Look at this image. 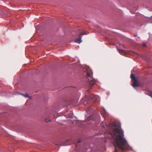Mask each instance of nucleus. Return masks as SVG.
I'll return each mask as SVG.
<instances>
[{"mask_svg":"<svg viewBox=\"0 0 152 152\" xmlns=\"http://www.w3.org/2000/svg\"><path fill=\"white\" fill-rule=\"evenodd\" d=\"M113 126L117 127L111 133L114 140V145L115 147V152H120L119 150L123 151L128 148L129 145L126 140L124 138V132L121 129V124L116 123L113 124Z\"/></svg>","mask_w":152,"mask_h":152,"instance_id":"1","label":"nucleus"},{"mask_svg":"<svg viewBox=\"0 0 152 152\" xmlns=\"http://www.w3.org/2000/svg\"><path fill=\"white\" fill-rule=\"evenodd\" d=\"M83 75L86 77V80L89 82L90 87H91L94 85L96 81L93 78V73L91 70L88 69L84 70Z\"/></svg>","mask_w":152,"mask_h":152,"instance_id":"2","label":"nucleus"},{"mask_svg":"<svg viewBox=\"0 0 152 152\" xmlns=\"http://www.w3.org/2000/svg\"><path fill=\"white\" fill-rule=\"evenodd\" d=\"M131 78L132 80V85L134 88L140 86V83L138 82L134 74L131 75Z\"/></svg>","mask_w":152,"mask_h":152,"instance_id":"3","label":"nucleus"},{"mask_svg":"<svg viewBox=\"0 0 152 152\" xmlns=\"http://www.w3.org/2000/svg\"><path fill=\"white\" fill-rule=\"evenodd\" d=\"M86 32L85 31L84 32H78L77 33V35L78 37V38L76 39L75 40V42L76 43H80L82 42V41L81 40V37H80V36L84 34H87Z\"/></svg>","mask_w":152,"mask_h":152,"instance_id":"4","label":"nucleus"},{"mask_svg":"<svg viewBox=\"0 0 152 152\" xmlns=\"http://www.w3.org/2000/svg\"><path fill=\"white\" fill-rule=\"evenodd\" d=\"M88 96V99L92 102H95L97 99L96 96L93 94H90Z\"/></svg>","mask_w":152,"mask_h":152,"instance_id":"5","label":"nucleus"},{"mask_svg":"<svg viewBox=\"0 0 152 152\" xmlns=\"http://www.w3.org/2000/svg\"><path fill=\"white\" fill-rule=\"evenodd\" d=\"M117 50H118L119 53L121 54H124L126 53L125 50H124L119 49L118 48H117Z\"/></svg>","mask_w":152,"mask_h":152,"instance_id":"6","label":"nucleus"},{"mask_svg":"<svg viewBox=\"0 0 152 152\" xmlns=\"http://www.w3.org/2000/svg\"><path fill=\"white\" fill-rule=\"evenodd\" d=\"M18 94H20V95H22L24 97H25V98H28V97H30L27 94H24L22 93H18Z\"/></svg>","mask_w":152,"mask_h":152,"instance_id":"7","label":"nucleus"},{"mask_svg":"<svg viewBox=\"0 0 152 152\" xmlns=\"http://www.w3.org/2000/svg\"><path fill=\"white\" fill-rule=\"evenodd\" d=\"M149 95L152 97V92L151 91L149 92Z\"/></svg>","mask_w":152,"mask_h":152,"instance_id":"8","label":"nucleus"},{"mask_svg":"<svg viewBox=\"0 0 152 152\" xmlns=\"http://www.w3.org/2000/svg\"><path fill=\"white\" fill-rule=\"evenodd\" d=\"M142 45L144 47H145L146 46V44H143Z\"/></svg>","mask_w":152,"mask_h":152,"instance_id":"9","label":"nucleus"},{"mask_svg":"<svg viewBox=\"0 0 152 152\" xmlns=\"http://www.w3.org/2000/svg\"><path fill=\"white\" fill-rule=\"evenodd\" d=\"M45 121L46 122H48L49 121H48L47 120V119H45Z\"/></svg>","mask_w":152,"mask_h":152,"instance_id":"10","label":"nucleus"},{"mask_svg":"<svg viewBox=\"0 0 152 152\" xmlns=\"http://www.w3.org/2000/svg\"><path fill=\"white\" fill-rule=\"evenodd\" d=\"M89 90H88L87 91V92H89Z\"/></svg>","mask_w":152,"mask_h":152,"instance_id":"11","label":"nucleus"},{"mask_svg":"<svg viewBox=\"0 0 152 152\" xmlns=\"http://www.w3.org/2000/svg\"><path fill=\"white\" fill-rule=\"evenodd\" d=\"M81 142V141H78V142Z\"/></svg>","mask_w":152,"mask_h":152,"instance_id":"12","label":"nucleus"},{"mask_svg":"<svg viewBox=\"0 0 152 152\" xmlns=\"http://www.w3.org/2000/svg\"><path fill=\"white\" fill-rule=\"evenodd\" d=\"M134 36L135 37H136V36H137V35H134Z\"/></svg>","mask_w":152,"mask_h":152,"instance_id":"13","label":"nucleus"}]
</instances>
